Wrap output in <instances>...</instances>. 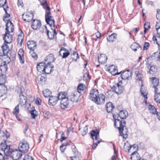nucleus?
<instances>
[{
  "instance_id": "f257e3e1",
  "label": "nucleus",
  "mask_w": 160,
  "mask_h": 160,
  "mask_svg": "<svg viewBox=\"0 0 160 160\" xmlns=\"http://www.w3.org/2000/svg\"><path fill=\"white\" fill-rule=\"evenodd\" d=\"M0 147L5 155L7 156L11 155L13 160H17L20 159L22 155V152L19 150H13L11 148L10 145L7 144L6 141L1 143Z\"/></svg>"
},
{
  "instance_id": "f03ea898",
  "label": "nucleus",
  "mask_w": 160,
  "mask_h": 160,
  "mask_svg": "<svg viewBox=\"0 0 160 160\" xmlns=\"http://www.w3.org/2000/svg\"><path fill=\"white\" fill-rule=\"evenodd\" d=\"M126 122L124 121H114V126L119 130L120 136L126 139L128 135V130L125 127Z\"/></svg>"
},
{
  "instance_id": "7ed1b4c3",
  "label": "nucleus",
  "mask_w": 160,
  "mask_h": 160,
  "mask_svg": "<svg viewBox=\"0 0 160 160\" xmlns=\"http://www.w3.org/2000/svg\"><path fill=\"white\" fill-rule=\"evenodd\" d=\"M59 101L60 102V107L62 109L67 108L69 103V101L67 93L65 92H61L58 95Z\"/></svg>"
},
{
  "instance_id": "20e7f679",
  "label": "nucleus",
  "mask_w": 160,
  "mask_h": 160,
  "mask_svg": "<svg viewBox=\"0 0 160 160\" xmlns=\"http://www.w3.org/2000/svg\"><path fill=\"white\" fill-rule=\"evenodd\" d=\"M91 136L93 140L92 148L95 149L98 144L100 142V139L99 138V131L97 130L96 131L92 130L91 132Z\"/></svg>"
},
{
  "instance_id": "39448f33",
  "label": "nucleus",
  "mask_w": 160,
  "mask_h": 160,
  "mask_svg": "<svg viewBox=\"0 0 160 160\" xmlns=\"http://www.w3.org/2000/svg\"><path fill=\"white\" fill-rule=\"evenodd\" d=\"M47 9L46 10L45 20L46 22L50 27L54 26V20L53 17L51 15V12L49 7H47Z\"/></svg>"
},
{
  "instance_id": "423d86ee",
  "label": "nucleus",
  "mask_w": 160,
  "mask_h": 160,
  "mask_svg": "<svg viewBox=\"0 0 160 160\" xmlns=\"http://www.w3.org/2000/svg\"><path fill=\"white\" fill-rule=\"evenodd\" d=\"M29 148V146L27 142L21 141L20 142L18 149L22 153L27 152L28 151Z\"/></svg>"
},
{
  "instance_id": "0eeeda50",
  "label": "nucleus",
  "mask_w": 160,
  "mask_h": 160,
  "mask_svg": "<svg viewBox=\"0 0 160 160\" xmlns=\"http://www.w3.org/2000/svg\"><path fill=\"white\" fill-rule=\"evenodd\" d=\"M128 113L127 111L126 110H122L119 113L118 115L115 114L113 115V116L114 120H119L118 119L119 116L121 119H124L128 116Z\"/></svg>"
},
{
  "instance_id": "6e6552de",
  "label": "nucleus",
  "mask_w": 160,
  "mask_h": 160,
  "mask_svg": "<svg viewBox=\"0 0 160 160\" xmlns=\"http://www.w3.org/2000/svg\"><path fill=\"white\" fill-rule=\"evenodd\" d=\"M111 89L112 91L115 92L118 94L121 93L123 90V88L121 86V83L120 82L114 85Z\"/></svg>"
},
{
  "instance_id": "1a4fd4ad",
  "label": "nucleus",
  "mask_w": 160,
  "mask_h": 160,
  "mask_svg": "<svg viewBox=\"0 0 160 160\" xmlns=\"http://www.w3.org/2000/svg\"><path fill=\"white\" fill-rule=\"evenodd\" d=\"M124 149L126 152H128V153L131 152L130 150L133 149L135 151H137L138 149V145L134 144L133 145H131L128 142L124 144Z\"/></svg>"
},
{
  "instance_id": "9d476101",
  "label": "nucleus",
  "mask_w": 160,
  "mask_h": 160,
  "mask_svg": "<svg viewBox=\"0 0 160 160\" xmlns=\"http://www.w3.org/2000/svg\"><path fill=\"white\" fill-rule=\"evenodd\" d=\"M99 92L98 90L93 89L91 90L90 92L89 98L94 102L97 99L99 95Z\"/></svg>"
},
{
  "instance_id": "9b49d317",
  "label": "nucleus",
  "mask_w": 160,
  "mask_h": 160,
  "mask_svg": "<svg viewBox=\"0 0 160 160\" xmlns=\"http://www.w3.org/2000/svg\"><path fill=\"white\" fill-rule=\"evenodd\" d=\"M122 79L126 80H130L132 77V72L129 70H127L123 72L121 75Z\"/></svg>"
},
{
  "instance_id": "f8f14e48",
  "label": "nucleus",
  "mask_w": 160,
  "mask_h": 160,
  "mask_svg": "<svg viewBox=\"0 0 160 160\" xmlns=\"http://www.w3.org/2000/svg\"><path fill=\"white\" fill-rule=\"evenodd\" d=\"M105 97L102 94L98 95L97 98L94 101V102L98 104H101L104 103L105 102Z\"/></svg>"
},
{
  "instance_id": "ddd939ff",
  "label": "nucleus",
  "mask_w": 160,
  "mask_h": 160,
  "mask_svg": "<svg viewBox=\"0 0 160 160\" xmlns=\"http://www.w3.org/2000/svg\"><path fill=\"white\" fill-rule=\"evenodd\" d=\"M33 14L31 12H27L25 14L22 15V18L26 22H29L33 18Z\"/></svg>"
},
{
  "instance_id": "4468645a",
  "label": "nucleus",
  "mask_w": 160,
  "mask_h": 160,
  "mask_svg": "<svg viewBox=\"0 0 160 160\" xmlns=\"http://www.w3.org/2000/svg\"><path fill=\"white\" fill-rule=\"evenodd\" d=\"M108 71L113 76L119 74L120 73V72L118 73L117 67L113 65H111L108 68Z\"/></svg>"
},
{
  "instance_id": "2eb2a0df",
  "label": "nucleus",
  "mask_w": 160,
  "mask_h": 160,
  "mask_svg": "<svg viewBox=\"0 0 160 160\" xmlns=\"http://www.w3.org/2000/svg\"><path fill=\"white\" fill-rule=\"evenodd\" d=\"M148 108L151 113L153 114H156L158 119L159 120H160V112H157L155 108L151 104L148 106Z\"/></svg>"
},
{
  "instance_id": "dca6fc26",
  "label": "nucleus",
  "mask_w": 160,
  "mask_h": 160,
  "mask_svg": "<svg viewBox=\"0 0 160 160\" xmlns=\"http://www.w3.org/2000/svg\"><path fill=\"white\" fill-rule=\"evenodd\" d=\"M14 25L10 20L8 21L6 24V32L10 33L14 31Z\"/></svg>"
},
{
  "instance_id": "f3484780",
  "label": "nucleus",
  "mask_w": 160,
  "mask_h": 160,
  "mask_svg": "<svg viewBox=\"0 0 160 160\" xmlns=\"http://www.w3.org/2000/svg\"><path fill=\"white\" fill-rule=\"evenodd\" d=\"M10 33L6 32L3 37L4 42L7 43H9L12 42V36L10 34Z\"/></svg>"
},
{
  "instance_id": "a211bd4d",
  "label": "nucleus",
  "mask_w": 160,
  "mask_h": 160,
  "mask_svg": "<svg viewBox=\"0 0 160 160\" xmlns=\"http://www.w3.org/2000/svg\"><path fill=\"white\" fill-rule=\"evenodd\" d=\"M59 101L58 96V97L51 96L48 99V103L50 105H56L58 101Z\"/></svg>"
},
{
  "instance_id": "6ab92c4d",
  "label": "nucleus",
  "mask_w": 160,
  "mask_h": 160,
  "mask_svg": "<svg viewBox=\"0 0 160 160\" xmlns=\"http://www.w3.org/2000/svg\"><path fill=\"white\" fill-rule=\"evenodd\" d=\"M41 26V21L38 20H33L31 27L33 29L38 30L39 29Z\"/></svg>"
},
{
  "instance_id": "aec40b11",
  "label": "nucleus",
  "mask_w": 160,
  "mask_h": 160,
  "mask_svg": "<svg viewBox=\"0 0 160 160\" xmlns=\"http://www.w3.org/2000/svg\"><path fill=\"white\" fill-rule=\"evenodd\" d=\"M44 29L43 32H46L48 36V38L51 39H52L54 38V34H56V33L55 32V30L53 31L52 30V32H50L48 30L47 27L44 26Z\"/></svg>"
},
{
  "instance_id": "412c9836",
  "label": "nucleus",
  "mask_w": 160,
  "mask_h": 160,
  "mask_svg": "<svg viewBox=\"0 0 160 160\" xmlns=\"http://www.w3.org/2000/svg\"><path fill=\"white\" fill-rule=\"evenodd\" d=\"M141 86V93L143 97L144 98V102L146 104H147V99L148 97H147V95L148 94V92L147 91V90L143 88V85L142 83V84H140Z\"/></svg>"
},
{
  "instance_id": "4be33fe9",
  "label": "nucleus",
  "mask_w": 160,
  "mask_h": 160,
  "mask_svg": "<svg viewBox=\"0 0 160 160\" xmlns=\"http://www.w3.org/2000/svg\"><path fill=\"white\" fill-rule=\"evenodd\" d=\"M69 98L71 101L77 102L78 99V92L76 91L72 92L69 95Z\"/></svg>"
},
{
  "instance_id": "5701e85b",
  "label": "nucleus",
  "mask_w": 160,
  "mask_h": 160,
  "mask_svg": "<svg viewBox=\"0 0 160 160\" xmlns=\"http://www.w3.org/2000/svg\"><path fill=\"white\" fill-rule=\"evenodd\" d=\"M107 60V57L105 54H101L98 56L99 62L101 64L106 63Z\"/></svg>"
},
{
  "instance_id": "b1692460",
  "label": "nucleus",
  "mask_w": 160,
  "mask_h": 160,
  "mask_svg": "<svg viewBox=\"0 0 160 160\" xmlns=\"http://www.w3.org/2000/svg\"><path fill=\"white\" fill-rule=\"evenodd\" d=\"M45 64H46L45 62H42L38 64L37 67L38 71L40 72L43 73L44 71H45Z\"/></svg>"
},
{
  "instance_id": "393cba45",
  "label": "nucleus",
  "mask_w": 160,
  "mask_h": 160,
  "mask_svg": "<svg viewBox=\"0 0 160 160\" xmlns=\"http://www.w3.org/2000/svg\"><path fill=\"white\" fill-rule=\"evenodd\" d=\"M141 74V72L138 70H136L135 72V74L137 77V80L138 81V83L139 84H142V76Z\"/></svg>"
},
{
  "instance_id": "a878e982",
  "label": "nucleus",
  "mask_w": 160,
  "mask_h": 160,
  "mask_svg": "<svg viewBox=\"0 0 160 160\" xmlns=\"http://www.w3.org/2000/svg\"><path fill=\"white\" fill-rule=\"evenodd\" d=\"M55 58L54 55L52 54H50L46 58L45 62L46 64H51V63L53 62Z\"/></svg>"
},
{
  "instance_id": "bb28decb",
  "label": "nucleus",
  "mask_w": 160,
  "mask_h": 160,
  "mask_svg": "<svg viewBox=\"0 0 160 160\" xmlns=\"http://www.w3.org/2000/svg\"><path fill=\"white\" fill-rule=\"evenodd\" d=\"M130 158L131 160H140L141 158L140 157L139 155L137 153V151L133 152L131 154Z\"/></svg>"
},
{
  "instance_id": "cd10ccee",
  "label": "nucleus",
  "mask_w": 160,
  "mask_h": 160,
  "mask_svg": "<svg viewBox=\"0 0 160 160\" xmlns=\"http://www.w3.org/2000/svg\"><path fill=\"white\" fill-rule=\"evenodd\" d=\"M53 68V67L52 66L51 64H45V71H44L43 73H50L52 71V69Z\"/></svg>"
},
{
  "instance_id": "c85d7f7f",
  "label": "nucleus",
  "mask_w": 160,
  "mask_h": 160,
  "mask_svg": "<svg viewBox=\"0 0 160 160\" xmlns=\"http://www.w3.org/2000/svg\"><path fill=\"white\" fill-rule=\"evenodd\" d=\"M24 54L23 50L22 49H20L18 52V55L19 60L22 63L24 62Z\"/></svg>"
},
{
  "instance_id": "c756f323",
  "label": "nucleus",
  "mask_w": 160,
  "mask_h": 160,
  "mask_svg": "<svg viewBox=\"0 0 160 160\" xmlns=\"http://www.w3.org/2000/svg\"><path fill=\"white\" fill-rule=\"evenodd\" d=\"M27 45L28 48L31 51H34L36 48L37 45L33 41H28Z\"/></svg>"
},
{
  "instance_id": "7c9ffc66",
  "label": "nucleus",
  "mask_w": 160,
  "mask_h": 160,
  "mask_svg": "<svg viewBox=\"0 0 160 160\" xmlns=\"http://www.w3.org/2000/svg\"><path fill=\"white\" fill-rule=\"evenodd\" d=\"M20 104L22 106L24 105L27 102V98L23 94H21L19 95V99Z\"/></svg>"
},
{
  "instance_id": "2f4dec72",
  "label": "nucleus",
  "mask_w": 160,
  "mask_h": 160,
  "mask_svg": "<svg viewBox=\"0 0 160 160\" xmlns=\"http://www.w3.org/2000/svg\"><path fill=\"white\" fill-rule=\"evenodd\" d=\"M7 92V87L4 85L0 86V97H2Z\"/></svg>"
},
{
  "instance_id": "473e14b6",
  "label": "nucleus",
  "mask_w": 160,
  "mask_h": 160,
  "mask_svg": "<svg viewBox=\"0 0 160 160\" xmlns=\"http://www.w3.org/2000/svg\"><path fill=\"white\" fill-rule=\"evenodd\" d=\"M114 108V106L112 103L111 102L108 103L106 105V109L107 112H111L113 111Z\"/></svg>"
},
{
  "instance_id": "72a5a7b5",
  "label": "nucleus",
  "mask_w": 160,
  "mask_h": 160,
  "mask_svg": "<svg viewBox=\"0 0 160 160\" xmlns=\"http://www.w3.org/2000/svg\"><path fill=\"white\" fill-rule=\"evenodd\" d=\"M152 39L154 42H156L159 46H160V34L159 35L157 34V36L153 35Z\"/></svg>"
},
{
  "instance_id": "f704fd0d",
  "label": "nucleus",
  "mask_w": 160,
  "mask_h": 160,
  "mask_svg": "<svg viewBox=\"0 0 160 160\" xmlns=\"http://www.w3.org/2000/svg\"><path fill=\"white\" fill-rule=\"evenodd\" d=\"M117 37V34L115 33H113L109 35L108 38H107V39L109 42H113L116 39Z\"/></svg>"
},
{
  "instance_id": "c9c22d12",
  "label": "nucleus",
  "mask_w": 160,
  "mask_h": 160,
  "mask_svg": "<svg viewBox=\"0 0 160 160\" xmlns=\"http://www.w3.org/2000/svg\"><path fill=\"white\" fill-rule=\"evenodd\" d=\"M8 67L6 62H4L0 66V69L1 71L3 72H6L7 71Z\"/></svg>"
},
{
  "instance_id": "e433bc0d",
  "label": "nucleus",
  "mask_w": 160,
  "mask_h": 160,
  "mask_svg": "<svg viewBox=\"0 0 160 160\" xmlns=\"http://www.w3.org/2000/svg\"><path fill=\"white\" fill-rule=\"evenodd\" d=\"M6 77L5 75H0V85H4V84L6 82Z\"/></svg>"
},
{
  "instance_id": "4c0bfd02",
  "label": "nucleus",
  "mask_w": 160,
  "mask_h": 160,
  "mask_svg": "<svg viewBox=\"0 0 160 160\" xmlns=\"http://www.w3.org/2000/svg\"><path fill=\"white\" fill-rule=\"evenodd\" d=\"M43 95L45 98L50 97V95L51 94V92L48 89H46L43 91Z\"/></svg>"
},
{
  "instance_id": "58836bf2",
  "label": "nucleus",
  "mask_w": 160,
  "mask_h": 160,
  "mask_svg": "<svg viewBox=\"0 0 160 160\" xmlns=\"http://www.w3.org/2000/svg\"><path fill=\"white\" fill-rule=\"evenodd\" d=\"M85 88V85L82 83H80L77 88L78 92L81 93L82 91H83Z\"/></svg>"
},
{
  "instance_id": "ea45409f",
  "label": "nucleus",
  "mask_w": 160,
  "mask_h": 160,
  "mask_svg": "<svg viewBox=\"0 0 160 160\" xmlns=\"http://www.w3.org/2000/svg\"><path fill=\"white\" fill-rule=\"evenodd\" d=\"M152 58L158 61L159 60L160 62V52L159 53L158 52L154 53L152 56Z\"/></svg>"
},
{
  "instance_id": "a19ab883",
  "label": "nucleus",
  "mask_w": 160,
  "mask_h": 160,
  "mask_svg": "<svg viewBox=\"0 0 160 160\" xmlns=\"http://www.w3.org/2000/svg\"><path fill=\"white\" fill-rule=\"evenodd\" d=\"M157 72V68L155 66H152L150 67V70L148 72L151 74H153Z\"/></svg>"
},
{
  "instance_id": "79ce46f5",
  "label": "nucleus",
  "mask_w": 160,
  "mask_h": 160,
  "mask_svg": "<svg viewBox=\"0 0 160 160\" xmlns=\"http://www.w3.org/2000/svg\"><path fill=\"white\" fill-rule=\"evenodd\" d=\"M131 48L133 50L135 51H137V49L141 48V47L139 46L136 43H133L131 45Z\"/></svg>"
},
{
  "instance_id": "37998d69",
  "label": "nucleus",
  "mask_w": 160,
  "mask_h": 160,
  "mask_svg": "<svg viewBox=\"0 0 160 160\" xmlns=\"http://www.w3.org/2000/svg\"><path fill=\"white\" fill-rule=\"evenodd\" d=\"M152 83L154 86V87H156L159 84V80L158 79H157L153 77L152 79Z\"/></svg>"
},
{
  "instance_id": "c03bdc74",
  "label": "nucleus",
  "mask_w": 160,
  "mask_h": 160,
  "mask_svg": "<svg viewBox=\"0 0 160 160\" xmlns=\"http://www.w3.org/2000/svg\"><path fill=\"white\" fill-rule=\"evenodd\" d=\"M3 8L6 12V14L4 16V18L3 19V20L5 22L6 21L8 22L9 20H10L9 17L10 15L8 13L7 11V9H6L4 7Z\"/></svg>"
},
{
  "instance_id": "a18cd8bd",
  "label": "nucleus",
  "mask_w": 160,
  "mask_h": 160,
  "mask_svg": "<svg viewBox=\"0 0 160 160\" xmlns=\"http://www.w3.org/2000/svg\"><path fill=\"white\" fill-rule=\"evenodd\" d=\"M7 44V43L5 42L2 46V48L4 53L5 52H6L9 48V46Z\"/></svg>"
},
{
  "instance_id": "49530a36",
  "label": "nucleus",
  "mask_w": 160,
  "mask_h": 160,
  "mask_svg": "<svg viewBox=\"0 0 160 160\" xmlns=\"http://www.w3.org/2000/svg\"><path fill=\"white\" fill-rule=\"evenodd\" d=\"M150 24L149 22H146L144 24V33H146L148 30L150 28Z\"/></svg>"
},
{
  "instance_id": "de8ad7c7",
  "label": "nucleus",
  "mask_w": 160,
  "mask_h": 160,
  "mask_svg": "<svg viewBox=\"0 0 160 160\" xmlns=\"http://www.w3.org/2000/svg\"><path fill=\"white\" fill-rule=\"evenodd\" d=\"M155 28L157 34L159 35L160 34V21L157 22Z\"/></svg>"
},
{
  "instance_id": "09e8293b",
  "label": "nucleus",
  "mask_w": 160,
  "mask_h": 160,
  "mask_svg": "<svg viewBox=\"0 0 160 160\" xmlns=\"http://www.w3.org/2000/svg\"><path fill=\"white\" fill-rule=\"evenodd\" d=\"M72 152H73L75 156H80V153L78 151L77 149L74 147L72 150Z\"/></svg>"
},
{
  "instance_id": "8fccbe9b",
  "label": "nucleus",
  "mask_w": 160,
  "mask_h": 160,
  "mask_svg": "<svg viewBox=\"0 0 160 160\" xmlns=\"http://www.w3.org/2000/svg\"><path fill=\"white\" fill-rule=\"evenodd\" d=\"M154 100L157 103L160 101V93H157L155 95Z\"/></svg>"
},
{
  "instance_id": "3c124183",
  "label": "nucleus",
  "mask_w": 160,
  "mask_h": 160,
  "mask_svg": "<svg viewBox=\"0 0 160 160\" xmlns=\"http://www.w3.org/2000/svg\"><path fill=\"white\" fill-rule=\"evenodd\" d=\"M88 128L87 125H86L83 128V130L81 131L82 135L84 136L86 135L88 132Z\"/></svg>"
},
{
  "instance_id": "603ef678",
  "label": "nucleus",
  "mask_w": 160,
  "mask_h": 160,
  "mask_svg": "<svg viewBox=\"0 0 160 160\" xmlns=\"http://www.w3.org/2000/svg\"><path fill=\"white\" fill-rule=\"evenodd\" d=\"M19 105H18L16 106L15 108H14L13 111V113L17 115L19 113Z\"/></svg>"
},
{
  "instance_id": "864d4df0",
  "label": "nucleus",
  "mask_w": 160,
  "mask_h": 160,
  "mask_svg": "<svg viewBox=\"0 0 160 160\" xmlns=\"http://www.w3.org/2000/svg\"><path fill=\"white\" fill-rule=\"evenodd\" d=\"M38 78L39 81L42 83L45 82L46 80V78L44 77L41 75L38 76Z\"/></svg>"
},
{
  "instance_id": "5fc2aeb1",
  "label": "nucleus",
  "mask_w": 160,
  "mask_h": 160,
  "mask_svg": "<svg viewBox=\"0 0 160 160\" xmlns=\"http://www.w3.org/2000/svg\"><path fill=\"white\" fill-rule=\"evenodd\" d=\"M30 53L31 54L32 57L35 60H37L38 58L37 55L34 51H31Z\"/></svg>"
},
{
  "instance_id": "6e6d98bb",
  "label": "nucleus",
  "mask_w": 160,
  "mask_h": 160,
  "mask_svg": "<svg viewBox=\"0 0 160 160\" xmlns=\"http://www.w3.org/2000/svg\"><path fill=\"white\" fill-rule=\"evenodd\" d=\"M30 113L31 115V117L33 119L35 118L36 116H37V111L35 110H32Z\"/></svg>"
},
{
  "instance_id": "4d7b16f0",
  "label": "nucleus",
  "mask_w": 160,
  "mask_h": 160,
  "mask_svg": "<svg viewBox=\"0 0 160 160\" xmlns=\"http://www.w3.org/2000/svg\"><path fill=\"white\" fill-rule=\"evenodd\" d=\"M150 46V44L148 42H145L144 45L143 50H147Z\"/></svg>"
},
{
  "instance_id": "13d9d810",
  "label": "nucleus",
  "mask_w": 160,
  "mask_h": 160,
  "mask_svg": "<svg viewBox=\"0 0 160 160\" xmlns=\"http://www.w3.org/2000/svg\"><path fill=\"white\" fill-rule=\"evenodd\" d=\"M23 160H34L32 157L29 155H26L24 158Z\"/></svg>"
},
{
  "instance_id": "bf43d9fd",
  "label": "nucleus",
  "mask_w": 160,
  "mask_h": 160,
  "mask_svg": "<svg viewBox=\"0 0 160 160\" xmlns=\"http://www.w3.org/2000/svg\"><path fill=\"white\" fill-rule=\"evenodd\" d=\"M0 132L2 134V137H4L5 136L7 138H9V137H10V135L9 133H8L7 134H5V133L2 131H0Z\"/></svg>"
},
{
  "instance_id": "052dcab7",
  "label": "nucleus",
  "mask_w": 160,
  "mask_h": 160,
  "mask_svg": "<svg viewBox=\"0 0 160 160\" xmlns=\"http://www.w3.org/2000/svg\"><path fill=\"white\" fill-rule=\"evenodd\" d=\"M16 91L17 93L19 94V96L21 95V94H23L22 89L20 88H17L16 90Z\"/></svg>"
},
{
  "instance_id": "680f3d73",
  "label": "nucleus",
  "mask_w": 160,
  "mask_h": 160,
  "mask_svg": "<svg viewBox=\"0 0 160 160\" xmlns=\"http://www.w3.org/2000/svg\"><path fill=\"white\" fill-rule=\"evenodd\" d=\"M79 156H71L70 157V160H80L79 158Z\"/></svg>"
},
{
  "instance_id": "e2e57ef3",
  "label": "nucleus",
  "mask_w": 160,
  "mask_h": 160,
  "mask_svg": "<svg viewBox=\"0 0 160 160\" xmlns=\"http://www.w3.org/2000/svg\"><path fill=\"white\" fill-rule=\"evenodd\" d=\"M68 52V50L64 48H62L61 50L59 52V54L60 55H61V53H63V52Z\"/></svg>"
},
{
  "instance_id": "0e129e2a",
  "label": "nucleus",
  "mask_w": 160,
  "mask_h": 160,
  "mask_svg": "<svg viewBox=\"0 0 160 160\" xmlns=\"http://www.w3.org/2000/svg\"><path fill=\"white\" fill-rule=\"evenodd\" d=\"M6 2V0H0V6H3Z\"/></svg>"
},
{
  "instance_id": "69168bd1",
  "label": "nucleus",
  "mask_w": 160,
  "mask_h": 160,
  "mask_svg": "<svg viewBox=\"0 0 160 160\" xmlns=\"http://www.w3.org/2000/svg\"><path fill=\"white\" fill-rule=\"evenodd\" d=\"M63 58H64L67 57L69 54V52H63Z\"/></svg>"
},
{
  "instance_id": "338daca9",
  "label": "nucleus",
  "mask_w": 160,
  "mask_h": 160,
  "mask_svg": "<svg viewBox=\"0 0 160 160\" xmlns=\"http://www.w3.org/2000/svg\"><path fill=\"white\" fill-rule=\"evenodd\" d=\"M156 17L157 19L159 20L160 21V10L157 11V14L156 15Z\"/></svg>"
},
{
  "instance_id": "774afa93",
  "label": "nucleus",
  "mask_w": 160,
  "mask_h": 160,
  "mask_svg": "<svg viewBox=\"0 0 160 160\" xmlns=\"http://www.w3.org/2000/svg\"><path fill=\"white\" fill-rule=\"evenodd\" d=\"M95 35L98 38H99L101 37V34L98 32L96 33Z\"/></svg>"
}]
</instances>
